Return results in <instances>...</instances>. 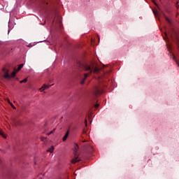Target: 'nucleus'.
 <instances>
[{"label":"nucleus","instance_id":"nucleus-1","mask_svg":"<svg viewBox=\"0 0 179 179\" xmlns=\"http://www.w3.org/2000/svg\"><path fill=\"white\" fill-rule=\"evenodd\" d=\"M78 66L80 69H83V71H85V72H88L87 73L84 74V78L81 81V85H83L85 83V80L87 79V76H90L92 72L94 73H99V72H100V69L97 67V64H96V63L82 64L80 62H78Z\"/></svg>","mask_w":179,"mask_h":179},{"label":"nucleus","instance_id":"nucleus-2","mask_svg":"<svg viewBox=\"0 0 179 179\" xmlns=\"http://www.w3.org/2000/svg\"><path fill=\"white\" fill-rule=\"evenodd\" d=\"M74 159L71 160V163L75 164V163H78V162H80V159L79 158V145L78 144H74V147L73 148Z\"/></svg>","mask_w":179,"mask_h":179},{"label":"nucleus","instance_id":"nucleus-3","mask_svg":"<svg viewBox=\"0 0 179 179\" xmlns=\"http://www.w3.org/2000/svg\"><path fill=\"white\" fill-rule=\"evenodd\" d=\"M3 72L4 73L3 77L6 79H10L11 78H15V76H16V72H17V71H16V69H15L14 71L11 73V75H9V70L3 68Z\"/></svg>","mask_w":179,"mask_h":179},{"label":"nucleus","instance_id":"nucleus-4","mask_svg":"<svg viewBox=\"0 0 179 179\" xmlns=\"http://www.w3.org/2000/svg\"><path fill=\"white\" fill-rule=\"evenodd\" d=\"M101 93H103V90H101L99 87H95L92 92V99H96L99 96V94H101Z\"/></svg>","mask_w":179,"mask_h":179},{"label":"nucleus","instance_id":"nucleus-5","mask_svg":"<svg viewBox=\"0 0 179 179\" xmlns=\"http://www.w3.org/2000/svg\"><path fill=\"white\" fill-rule=\"evenodd\" d=\"M52 23L56 26V27H61V16L56 15L54 20L52 21Z\"/></svg>","mask_w":179,"mask_h":179},{"label":"nucleus","instance_id":"nucleus-6","mask_svg":"<svg viewBox=\"0 0 179 179\" xmlns=\"http://www.w3.org/2000/svg\"><path fill=\"white\" fill-rule=\"evenodd\" d=\"M52 85H47L44 84V85L42 86V87H41V88L39 89V90H40L41 92H44V90H45V89H50V88L51 87V86H52Z\"/></svg>","mask_w":179,"mask_h":179},{"label":"nucleus","instance_id":"nucleus-7","mask_svg":"<svg viewBox=\"0 0 179 179\" xmlns=\"http://www.w3.org/2000/svg\"><path fill=\"white\" fill-rule=\"evenodd\" d=\"M68 136H69V131L68 130L65 135L63 137V141L65 142V141H66V139H68Z\"/></svg>","mask_w":179,"mask_h":179},{"label":"nucleus","instance_id":"nucleus-8","mask_svg":"<svg viewBox=\"0 0 179 179\" xmlns=\"http://www.w3.org/2000/svg\"><path fill=\"white\" fill-rule=\"evenodd\" d=\"M24 66V64H21L18 66V68L16 70L17 72H19V71H20V69H22V68H23Z\"/></svg>","mask_w":179,"mask_h":179},{"label":"nucleus","instance_id":"nucleus-9","mask_svg":"<svg viewBox=\"0 0 179 179\" xmlns=\"http://www.w3.org/2000/svg\"><path fill=\"white\" fill-rule=\"evenodd\" d=\"M47 152H50V153H52L54 152V147H51L49 148Z\"/></svg>","mask_w":179,"mask_h":179},{"label":"nucleus","instance_id":"nucleus-10","mask_svg":"<svg viewBox=\"0 0 179 179\" xmlns=\"http://www.w3.org/2000/svg\"><path fill=\"white\" fill-rule=\"evenodd\" d=\"M165 20L168 22V23L169 24H171V20H170V19H169V17H167L166 16H164Z\"/></svg>","mask_w":179,"mask_h":179},{"label":"nucleus","instance_id":"nucleus-11","mask_svg":"<svg viewBox=\"0 0 179 179\" xmlns=\"http://www.w3.org/2000/svg\"><path fill=\"white\" fill-rule=\"evenodd\" d=\"M0 135L3 136V138H6V136L3 134V131L2 130H0Z\"/></svg>","mask_w":179,"mask_h":179},{"label":"nucleus","instance_id":"nucleus-12","mask_svg":"<svg viewBox=\"0 0 179 179\" xmlns=\"http://www.w3.org/2000/svg\"><path fill=\"white\" fill-rule=\"evenodd\" d=\"M46 5H48V3L46 2L45 1H43V5H42L43 8H45V6Z\"/></svg>","mask_w":179,"mask_h":179},{"label":"nucleus","instance_id":"nucleus-13","mask_svg":"<svg viewBox=\"0 0 179 179\" xmlns=\"http://www.w3.org/2000/svg\"><path fill=\"white\" fill-rule=\"evenodd\" d=\"M26 82H27V78H25L23 80H21L20 83H26Z\"/></svg>","mask_w":179,"mask_h":179},{"label":"nucleus","instance_id":"nucleus-14","mask_svg":"<svg viewBox=\"0 0 179 179\" xmlns=\"http://www.w3.org/2000/svg\"><path fill=\"white\" fill-rule=\"evenodd\" d=\"M10 106L13 108L14 110H16V107L14 106L13 103H10Z\"/></svg>","mask_w":179,"mask_h":179},{"label":"nucleus","instance_id":"nucleus-15","mask_svg":"<svg viewBox=\"0 0 179 179\" xmlns=\"http://www.w3.org/2000/svg\"><path fill=\"white\" fill-rule=\"evenodd\" d=\"M55 131V129H54L53 131H51L50 132H49L48 134V135H51L52 134H54Z\"/></svg>","mask_w":179,"mask_h":179},{"label":"nucleus","instance_id":"nucleus-16","mask_svg":"<svg viewBox=\"0 0 179 179\" xmlns=\"http://www.w3.org/2000/svg\"><path fill=\"white\" fill-rule=\"evenodd\" d=\"M41 141H45V137H41Z\"/></svg>","mask_w":179,"mask_h":179},{"label":"nucleus","instance_id":"nucleus-17","mask_svg":"<svg viewBox=\"0 0 179 179\" xmlns=\"http://www.w3.org/2000/svg\"><path fill=\"white\" fill-rule=\"evenodd\" d=\"M99 104H96V105H94L95 108H99Z\"/></svg>","mask_w":179,"mask_h":179},{"label":"nucleus","instance_id":"nucleus-18","mask_svg":"<svg viewBox=\"0 0 179 179\" xmlns=\"http://www.w3.org/2000/svg\"><path fill=\"white\" fill-rule=\"evenodd\" d=\"M165 37H166V38H169V34H167V32L165 33Z\"/></svg>","mask_w":179,"mask_h":179},{"label":"nucleus","instance_id":"nucleus-19","mask_svg":"<svg viewBox=\"0 0 179 179\" xmlns=\"http://www.w3.org/2000/svg\"><path fill=\"white\" fill-rule=\"evenodd\" d=\"M85 126L87 127V120H85Z\"/></svg>","mask_w":179,"mask_h":179},{"label":"nucleus","instance_id":"nucleus-20","mask_svg":"<svg viewBox=\"0 0 179 179\" xmlns=\"http://www.w3.org/2000/svg\"><path fill=\"white\" fill-rule=\"evenodd\" d=\"M8 104H10V103H12V102H10V100H8Z\"/></svg>","mask_w":179,"mask_h":179},{"label":"nucleus","instance_id":"nucleus-21","mask_svg":"<svg viewBox=\"0 0 179 179\" xmlns=\"http://www.w3.org/2000/svg\"><path fill=\"white\" fill-rule=\"evenodd\" d=\"M152 2H153L154 3H155V5H157V4H156V2H155V0H153Z\"/></svg>","mask_w":179,"mask_h":179},{"label":"nucleus","instance_id":"nucleus-22","mask_svg":"<svg viewBox=\"0 0 179 179\" xmlns=\"http://www.w3.org/2000/svg\"><path fill=\"white\" fill-rule=\"evenodd\" d=\"M1 151H2V150L0 149Z\"/></svg>","mask_w":179,"mask_h":179},{"label":"nucleus","instance_id":"nucleus-23","mask_svg":"<svg viewBox=\"0 0 179 179\" xmlns=\"http://www.w3.org/2000/svg\"><path fill=\"white\" fill-rule=\"evenodd\" d=\"M0 163H1V159H0Z\"/></svg>","mask_w":179,"mask_h":179}]
</instances>
